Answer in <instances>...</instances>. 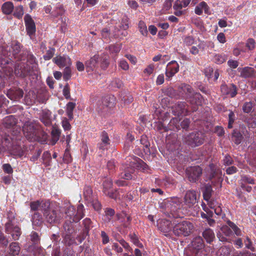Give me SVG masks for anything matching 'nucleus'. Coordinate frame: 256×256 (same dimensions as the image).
<instances>
[{"label": "nucleus", "instance_id": "nucleus-38", "mask_svg": "<svg viewBox=\"0 0 256 256\" xmlns=\"http://www.w3.org/2000/svg\"><path fill=\"white\" fill-rule=\"evenodd\" d=\"M227 59L224 54H216L214 56V61L218 64H222Z\"/></svg>", "mask_w": 256, "mask_h": 256}, {"label": "nucleus", "instance_id": "nucleus-19", "mask_svg": "<svg viewBox=\"0 0 256 256\" xmlns=\"http://www.w3.org/2000/svg\"><path fill=\"white\" fill-rule=\"evenodd\" d=\"M203 10L204 11V13L207 14H211V10L210 7L204 2H200L196 6L194 9V12L198 15H201L202 14Z\"/></svg>", "mask_w": 256, "mask_h": 256}, {"label": "nucleus", "instance_id": "nucleus-35", "mask_svg": "<svg viewBox=\"0 0 256 256\" xmlns=\"http://www.w3.org/2000/svg\"><path fill=\"white\" fill-rule=\"evenodd\" d=\"M76 106V104L72 102H69L66 105V114L70 120L73 118V110Z\"/></svg>", "mask_w": 256, "mask_h": 256}, {"label": "nucleus", "instance_id": "nucleus-59", "mask_svg": "<svg viewBox=\"0 0 256 256\" xmlns=\"http://www.w3.org/2000/svg\"><path fill=\"white\" fill-rule=\"evenodd\" d=\"M2 168L4 172L8 174H12L13 172V170L11 166L8 164H3Z\"/></svg>", "mask_w": 256, "mask_h": 256}, {"label": "nucleus", "instance_id": "nucleus-10", "mask_svg": "<svg viewBox=\"0 0 256 256\" xmlns=\"http://www.w3.org/2000/svg\"><path fill=\"white\" fill-rule=\"evenodd\" d=\"M202 170L199 166L190 167L186 170V174L190 181L194 182L200 176Z\"/></svg>", "mask_w": 256, "mask_h": 256}, {"label": "nucleus", "instance_id": "nucleus-58", "mask_svg": "<svg viewBox=\"0 0 256 256\" xmlns=\"http://www.w3.org/2000/svg\"><path fill=\"white\" fill-rule=\"evenodd\" d=\"M30 240L34 243H37L39 241V237L38 234L34 232H32L30 235Z\"/></svg>", "mask_w": 256, "mask_h": 256}, {"label": "nucleus", "instance_id": "nucleus-54", "mask_svg": "<svg viewBox=\"0 0 256 256\" xmlns=\"http://www.w3.org/2000/svg\"><path fill=\"white\" fill-rule=\"evenodd\" d=\"M232 137L235 138L234 142L236 144H239L242 139V136L239 132H234L232 134Z\"/></svg>", "mask_w": 256, "mask_h": 256}, {"label": "nucleus", "instance_id": "nucleus-46", "mask_svg": "<svg viewBox=\"0 0 256 256\" xmlns=\"http://www.w3.org/2000/svg\"><path fill=\"white\" fill-rule=\"evenodd\" d=\"M120 27L121 29L124 30H126L128 28V18L126 16H123Z\"/></svg>", "mask_w": 256, "mask_h": 256}, {"label": "nucleus", "instance_id": "nucleus-50", "mask_svg": "<svg viewBox=\"0 0 256 256\" xmlns=\"http://www.w3.org/2000/svg\"><path fill=\"white\" fill-rule=\"evenodd\" d=\"M120 244L126 250L132 252V248L130 246L129 244L126 242L124 239L119 240Z\"/></svg>", "mask_w": 256, "mask_h": 256}, {"label": "nucleus", "instance_id": "nucleus-61", "mask_svg": "<svg viewBox=\"0 0 256 256\" xmlns=\"http://www.w3.org/2000/svg\"><path fill=\"white\" fill-rule=\"evenodd\" d=\"M63 94L66 99L70 98V88L68 84L64 86L63 89Z\"/></svg>", "mask_w": 256, "mask_h": 256}, {"label": "nucleus", "instance_id": "nucleus-14", "mask_svg": "<svg viewBox=\"0 0 256 256\" xmlns=\"http://www.w3.org/2000/svg\"><path fill=\"white\" fill-rule=\"evenodd\" d=\"M112 186V180L110 178H106L103 183V192L106 195L112 198H116V191L114 192L110 190Z\"/></svg>", "mask_w": 256, "mask_h": 256}, {"label": "nucleus", "instance_id": "nucleus-63", "mask_svg": "<svg viewBox=\"0 0 256 256\" xmlns=\"http://www.w3.org/2000/svg\"><path fill=\"white\" fill-rule=\"evenodd\" d=\"M213 210L216 215L223 218L224 214H222V208L220 206H216Z\"/></svg>", "mask_w": 256, "mask_h": 256}, {"label": "nucleus", "instance_id": "nucleus-47", "mask_svg": "<svg viewBox=\"0 0 256 256\" xmlns=\"http://www.w3.org/2000/svg\"><path fill=\"white\" fill-rule=\"evenodd\" d=\"M62 125L64 131L69 130H70L72 128L71 125L70 124L68 120L66 118H62Z\"/></svg>", "mask_w": 256, "mask_h": 256}, {"label": "nucleus", "instance_id": "nucleus-42", "mask_svg": "<svg viewBox=\"0 0 256 256\" xmlns=\"http://www.w3.org/2000/svg\"><path fill=\"white\" fill-rule=\"evenodd\" d=\"M44 202H42L40 203L38 201L32 202H30V206L31 210H36L40 209V210L44 211V209L42 208V204H44Z\"/></svg>", "mask_w": 256, "mask_h": 256}, {"label": "nucleus", "instance_id": "nucleus-45", "mask_svg": "<svg viewBox=\"0 0 256 256\" xmlns=\"http://www.w3.org/2000/svg\"><path fill=\"white\" fill-rule=\"evenodd\" d=\"M24 14L23 8L21 6H16L15 8L14 15L18 18H22Z\"/></svg>", "mask_w": 256, "mask_h": 256}, {"label": "nucleus", "instance_id": "nucleus-2", "mask_svg": "<svg viewBox=\"0 0 256 256\" xmlns=\"http://www.w3.org/2000/svg\"><path fill=\"white\" fill-rule=\"evenodd\" d=\"M194 229L193 224L188 221H182L176 224L173 228L174 234L178 236H189Z\"/></svg>", "mask_w": 256, "mask_h": 256}, {"label": "nucleus", "instance_id": "nucleus-5", "mask_svg": "<svg viewBox=\"0 0 256 256\" xmlns=\"http://www.w3.org/2000/svg\"><path fill=\"white\" fill-rule=\"evenodd\" d=\"M84 206L80 204L78 206L77 212H76L73 206H70L66 212L68 216L71 220L70 222H76L82 218Z\"/></svg>", "mask_w": 256, "mask_h": 256}, {"label": "nucleus", "instance_id": "nucleus-16", "mask_svg": "<svg viewBox=\"0 0 256 256\" xmlns=\"http://www.w3.org/2000/svg\"><path fill=\"white\" fill-rule=\"evenodd\" d=\"M203 139L200 137L199 134L192 133L187 138L186 142L188 144L192 146H198L203 143Z\"/></svg>", "mask_w": 256, "mask_h": 256}, {"label": "nucleus", "instance_id": "nucleus-37", "mask_svg": "<svg viewBox=\"0 0 256 256\" xmlns=\"http://www.w3.org/2000/svg\"><path fill=\"white\" fill-rule=\"evenodd\" d=\"M92 188L89 186H86L84 189V196L86 200L90 202L92 200Z\"/></svg>", "mask_w": 256, "mask_h": 256}, {"label": "nucleus", "instance_id": "nucleus-48", "mask_svg": "<svg viewBox=\"0 0 256 256\" xmlns=\"http://www.w3.org/2000/svg\"><path fill=\"white\" fill-rule=\"evenodd\" d=\"M54 49L53 48H50L47 50L46 54L44 56V58L46 60H50L54 56Z\"/></svg>", "mask_w": 256, "mask_h": 256}, {"label": "nucleus", "instance_id": "nucleus-51", "mask_svg": "<svg viewBox=\"0 0 256 256\" xmlns=\"http://www.w3.org/2000/svg\"><path fill=\"white\" fill-rule=\"evenodd\" d=\"M252 103L250 102H246L242 107L243 111L244 112L249 113L252 110Z\"/></svg>", "mask_w": 256, "mask_h": 256}, {"label": "nucleus", "instance_id": "nucleus-18", "mask_svg": "<svg viewBox=\"0 0 256 256\" xmlns=\"http://www.w3.org/2000/svg\"><path fill=\"white\" fill-rule=\"evenodd\" d=\"M112 103L108 104V98H104L100 100H98L97 102L96 110L98 112H108L109 107L112 106Z\"/></svg>", "mask_w": 256, "mask_h": 256}, {"label": "nucleus", "instance_id": "nucleus-62", "mask_svg": "<svg viewBox=\"0 0 256 256\" xmlns=\"http://www.w3.org/2000/svg\"><path fill=\"white\" fill-rule=\"evenodd\" d=\"M184 8V6H183V4L182 2L180 0H176L174 5V10H179V9H182V8Z\"/></svg>", "mask_w": 256, "mask_h": 256}, {"label": "nucleus", "instance_id": "nucleus-3", "mask_svg": "<svg viewBox=\"0 0 256 256\" xmlns=\"http://www.w3.org/2000/svg\"><path fill=\"white\" fill-rule=\"evenodd\" d=\"M186 256H198L206 254L204 250V242L200 236L195 238L192 242L190 252L186 251Z\"/></svg>", "mask_w": 256, "mask_h": 256}, {"label": "nucleus", "instance_id": "nucleus-27", "mask_svg": "<svg viewBox=\"0 0 256 256\" xmlns=\"http://www.w3.org/2000/svg\"><path fill=\"white\" fill-rule=\"evenodd\" d=\"M61 134V130L56 126H52V142L55 144L59 140Z\"/></svg>", "mask_w": 256, "mask_h": 256}, {"label": "nucleus", "instance_id": "nucleus-34", "mask_svg": "<svg viewBox=\"0 0 256 256\" xmlns=\"http://www.w3.org/2000/svg\"><path fill=\"white\" fill-rule=\"evenodd\" d=\"M64 12V8L62 4H58L54 10L52 12L51 14L53 16L56 17L62 15Z\"/></svg>", "mask_w": 256, "mask_h": 256}, {"label": "nucleus", "instance_id": "nucleus-6", "mask_svg": "<svg viewBox=\"0 0 256 256\" xmlns=\"http://www.w3.org/2000/svg\"><path fill=\"white\" fill-rule=\"evenodd\" d=\"M182 91L185 92L190 97L192 96V100H190V102L192 104H196V106H194L192 108V110L195 111L196 110V106L200 104L199 100L201 97V96L198 93H194L192 87L188 84H182Z\"/></svg>", "mask_w": 256, "mask_h": 256}, {"label": "nucleus", "instance_id": "nucleus-21", "mask_svg": "<svg viewBox=\"0 0 256 256\" xmlns=\"http://www.w3.org/2000/svg\"><path fill=\"white\" fill-rule=\"evenodd\" d=\"M51 112L48 110H44L42 112L40 120L46 126H50L52 124Z\"/></svg>", "mask_w": 256, "mask_h": 256}, {"label": "nucleus", "instance_id": "nucleus-49", "mask_svg": "<svg viewBox=\"0 0 256 256\" xmlns=\"http://www.w3.org/2000/svg\"><path fill=\"white\" fill-rule=\"evenodd\" d=\"M229 226H224L220 228V232L223 234L225 236H230L232 234V231Z\"/></svg>", "mask_w": 256, "mask_h": 256}, {"label": "nucleus", "instance_id": "nucleus-31", "mask_svg": "<svg viewBox=\"0 0 256 256\" xmlns=\"http://www.w3.org/2000/svg\"><path fill=\"white\" fill-rule=\"evenodd\" d=\"M20 252V247L18 242H12L10 246V254L17 256Z\"/></svg>", "mask_w": 256, "mask_h": 256}, {"label": "nucleus", "instance_id": "nucleus-30", "mask_svg": "<svg viewBox=\"0 0 256 256\" xmlns=\"http://www.w3.org/2000/svg\"><path fill=\"white\" fill-rule=\"evenodd\" d=\"M14 5L11 2H6L2 6V10L6 14H10L14 10Z\"/></svg>", "mask_w": 256, "mask_h": 256}, {"label": "nucleus", "instance_id": "nucleus-33", "mask_svg": "<svg viewBox=\"0 0 256 256\" xmlns=\"http://www.w3.org/2000/svg\"><path fill=\"white\" fill-rule=\"evenodd\" d=\"M114 210L113 209L108 208L105 210V215L104 216L103 220L106 222H110L114 214Z\"/></svg>", "mask_w": 256, "mask_h": 256}, {"label": "nucleus", "instance_id": "nucleus-32", "mask_svg": "<svg viewBox=\"0 0 256 256\" xmlns=\"http://www.w3.org/2000/svg\"><path fill=\"white\" fill-rule=\"evenodd\" d=\"M192 22L202 32L205 30L204 24L200 18L198 17H194L192 19Z\"/></svg>", "mask_w": 256, "mask_h": 256}, {"label": "nucleus", "instance_id": "nucleus-53", "mask_svg": "<svg viewBox=\"0 0 256 256\" xmlns=\"http://www.w3.org/2000/svg\"><path fill=\"white\" fill-rule=\"evenodd\" d=\"M184 42L186 45L190 46L194 44V39L192 36H188L184 38Z\"/></svg>", "mask_w": 256, "mask_h": 256}, {"label": "nucleus", "instance_id": "nucleus-8", "mask_svg": "<svg viewBox=\"0 0 256 256\" xmlns=\"http://www.w3.org/2000/svg\"><path fill=\"white\" fill-rule=\"evenodd\" d=\"M52 61L60 68L70 66L72 64L70 58L64 54L56 56L52 59Z\"/></svg>", "mask_w": 256, "mask_h": 256}, {"label": "nucleus", "instance_id": "nucleus-4", "mask_svg": "<svg viewBox=\"0 0 256 256\" xmlns=\"http://www.w3.org/2000/svg\"><path fill=\"white\" fill-rule=\"evenodd\" d=\"M38 126L36 123L32 122H26L23 126V132L26 138L31 141L38 139Z\"/></svg>", "mask_w": 256, "mask_h": 256}, {"label": "nucleus", "instance_id": "nucleus-26", "mask_svg": "<svg viewBox=\"0 0 256 256\" xmlns=\"http://www.w3.org/2000/svg\"><path fill=\"white\" fill-rule=\"evenodd\" d=\"M212 188L210 185L206 184L203 188L202 193L203 197L205 200L208 201L210 200V197L212 193Z\"/></svg>", "mask_w": 256, "mask_h": 256}, {"label": "nucleus", "instance_id": "nucleus-52", "mask_svg": "<svg viewBox=\"0 0 256 256\" xmlns=\"http://www.w3.org/2000/svg\"><path fill=\"white\" fill-rule=\"evenodd\" d=\"M102 144L104 146H108L109 144V138L107 134L105 132H103L102 135Z\"/></svg>", "mask_w": 256, "mask_h": 256}, {"label": "nucleus", "instance_id": "nucleus-17", "mask_svg": "<svg viewBox=\"0 0 256 256\" xmlns=\"http://www.w3.org/2000/svg\"><path fill=\"white\" fill-rule=\"evenodd\" d=\"M221 91L224 94L230 95L232 98L234 97L237 94L236 88L234 84H222L221 86Z\"/></svg>", "mask_w": 256, "mask_h": 256}, {"label": "nucleus", "instance_id": "nucleus-60", "mask_svg": "<svg viewBox=\"0 0 256 256\" xmlns=\"http://www.w3.org/2000/svg\"><path fill=\"white\" fill-rule=\"evenodd\" d=\"M246 46L250 50H253L255 47V41L252 38H250L246 42Z\"/></svg>", "mask_w": 256, "mask_h": 256}, {"label": "nucleus", "instance_id": "nucleus-25", "mask_svg": "<svg viewBox=\"0 0 256 256\" xmlns=\"http://www.w3.org/2000/svg\"><path fill=\"white\" fill-rule=\"evenodd\" d=\"M202 236L207 242L210 243L215 238L214 234L210 228H206L202 232Z\"/></svg>", "mask_w": 256, "mask_h": 256}, {"label": "nucleus", "instance_id": "nucleus-39", "mask_svg": "<svg viewBox=\"0 0 256 256\" xmlns=\"http://www.w3.org/2000/svg\"><path fill=\"white\" fill-rule=\"evenodd\" d=\"M138 28L140 34L144 36H146L148 34L147 27L146 24L142 20L138 22Z\"/></svg>", "mask_w": 256, "mask_h": 256}, {"label": "nucleus", "instance_id": "nucleus-43", "mask_svg": "<svg viewBox=\"0 0 256 256\" xmlns=\"http://www.w3.org/2000/svg\"><path fill=\"white\" fill-rule=\"evenodd\" d=\"M72 76V70L70 66H68L65 68L63 72V78L64 80H68Z\"/></svg>", "mask_w": 256, "mask_h": 256}, {"label": "nucleus", "instance_id": "nucleus-22", "mask_svg": "<svg viewBox=\"0 0 256 256\" xmlns=\"http://www.w3.org/2000/svg\"><path fill=\"white\" fill-rule=\"evenodd\" d=\"M134 162H130V167H126L123 168H122V170H124V173L122 172L120 174V178L125 180H130L132 178V176L130 173H132L134 171V169L132 168L134 166Z\"/></svg>", "mask_w": 256, "mask_h": 256}, {"label": "nucleus", "instance_id": "nucleus-7", "mask_svg": "<svg viewBox=\"0 0 256 256\" xmlns=\"http://www.w3.org/2000/svg\"><path fill=\"white\" fill-rule=\"evenodd\" d=\"M6 231L7 233L10 234L14 240H18L21 234L20 228L16 226H14L12 222H8L6 224Z\"/></svg>", "mask_w": 256, "mask_h": 256}, {"label": "nucleus", "instance_id": "nucleus-57", "mask_svg": "<svg viewBox=\"0 0 256 256\" xmlns=\"http://www.w3.org/2000/svg\"><path fill=\"white\" fill-rule=\"evenodd\" d=\"M119 66L123 70H127L129 68V66L126 60H120L119 62Z\"/></svg>", "mask_w": 256, "mask_h": 256}, {"label": "nucleus", "instance_id": "nucleus-36", "mask_svg": "<svg viewBox=\"0 0 256 256\" xmlns=\"http://www.w3.org/2000/svg\"><path fill=\"white\" fill-rule=\"evenodd\" d=\"M10 154L15 156L16 158H20L24 156V151L22 150V148L18 146L13 148Z\"/></svg>", "mask_w": 256, "mask_h": 256}, {"label": "nucleus", "instance_id": "nucleus-1", "mask_svg": "<svg viewBox=\"0 0 256 256\" xmlns=\"http://www.w3.org/2000/svg\"><path fill=\"white\" fill-rule=\"evenodd\" d=\"M42 206L44 209V214L48 222L58 223L63 218L64 214L60 207L56 206L54 208H51L48 201L45 202L42 204Z\"/></svg>", "mask_w": 256, "mask_h": 256}, {"label": "nucleus", "instance_id": "nucleus-40", "mask_svg": "<svg viewBox=\"0 0 256 256\" xmlns=\"http://www.w3.org/2000/svg\"><path fill=\"white\" fill-rule=\"evenodd\" d=\"M117 216L118 217V220H120L121 218H124V220H122L121 222H124V226L127 227L128 226V224L131 220V218L130 216L127 215L126 213H122V214H121L120 217V215H118V214L117 215Z\"/></svg>", "mask_w": 256, "mask_h": 256}, {"label": "nucleus", "instance_id": "nucleus-29", "mask_svg": "<svg viewBox=\"0 0 256 256\" xmlns=\"http://www.w3.org/2000/svg\"><path fill=\"white\" fill-rule=\"evenodd\" d=\"M32 222L34 226H38L42 225L43 220L42 216L38 213L36 212L32 217Z\"/></svg>", "mask_w": 256, "mask_h": 256}, {"label": "nucleus", "instance_id": "nucleus-13", "mask_svg": "<svg viewBox=\"0 0 256 256\" xmlns=\"http://www.w3.org/2000/svg\"><path fill=\"white\" fill-rule=\"evenodd\" d=\"M157 226L158 230L166 236L172 230L170 222L165 219L158 220L157 222Z\"/></svg>", "mask_w": 256, "mask_h": 256}, {"label": "nucleus", "instance_id": "nucleus-56", "mask_svg": "<svg viewBox=\"0 0 256 256\" xmlns=\"http://www.w3.org/2000/svg\"><path fill=\"white\" fill-rule=\"evenodd\" d=\"M120 49L121 46L118 44L112 45L110 46V50L112 53H118L120 51Z\"/></svg>", "mask_w": 256, "mask_h": 256}, {"label": "nucleus", "instance_id": "nucleus-44", "mask_svg": "<svg viewBox=\"0 0 256 256\" xmlns=\"http://www.w3.org/2000/svg\"><path fill=\"white\" fill-rule=\"evenodd\" d=\"M172 0H166L162 6V13H166L167 11H168L172 6Z\"/></svg>", "mask_w": 256, "mask_h": 256}, {"label": "nucleus", "instance_id": "nucleus-28", "mask_svg": "<svg viewBox=\"0 0 256 256\" xmlns=\"http://www.w3.org/2000/svg\"><path fill=\"white\" fill-rule=\"evenodd\" d=\"M3 124L6 128H10L16 124V120L13 116H9L4 119Z\"/></svg>", "mask_w": 256, "mask_h": 256}, {"label": "nucleus", "instance_id": "nucleus-20", "mask_svg": "<svg viewBox=\"0 0 256 256\" xmlns=\"http://www.w3.org/2000/svg\"><path fill=\"white\" fill-rule=\"evenodd\" d=\"M238 70L240 72V76L244 78L252 77L254 74V68L251 67L239 68Z\"/></svg>", "mask_w": 256, "mask_h": 256}, {"label": "nucleus", "instance_id": "nucleus-12", "mask_svg": "<svg viewBox=\"0 0 256 256\" xmlns=\"http://www.w3.org/2000/svg\"><path fill=\"white\" fill-rule=\"evenodd\" d=\"M184 200L185 204L189 208L198 202L196 191L194 190H188L186 193Z\"/></svg>", "mask_w": 256, "mask_h": 256}, {"label": "nucleus", "instance_id": "nucleus-23", "mask_svg": "<svg viewBox=\"0 0 256 256\" xmlns=\"http://www.w3.org/2000/svg\"><path fill=\"white\" fill-rule=\"evenodd\" d=\"M180 199L178 198H175L167 200L166 202V204L168 208H170L172 211H174L180 206Z\"/></svg>", "mask_w": 256, "mask_h": 256}, {"label": "nucleus", "instance_id": "nucleus-15", "mask_svg": "<svg viewBox=\"0 0 256 256\" xmlns=\"http://www.w3.org/2000/svg\"><path fill=\"white\" fill-rule=\"evenodd\" d=\"M172 110L174 116H178L182 114H186L188 112V109L186 108V105L184 102L176 104L172 108Z\"/></svg>", "mask_w": 256, "mask_h": 256}, {"label": "nucleus", "instance_id": "nucleus-55", "mask_svg": "<svg viewBox=\"0 0 256 256\" xmlns=\"http://www.w3.org/2000/svg\"><path fill=\"white\" fill-rule=\"evenodd\" d=\"M154 64H151L148 65L144 70V72L148 76L151 74L154 70Z\"/></svg>", "mask_w": 256, "mask_h": 256}, {"label": "nucleus", "instance_id": "nucleus-24", "mask_svg": "<svg viewBox=\"0 0 256 256\" xmlns=\"http://www.w3.org/2000/svg\"><path fill=\"white\" fill-rule=\"evenodd\" d=\"M99 59L98 55H94L93 57L91 58L89 60L86 62L85 64L87 68H88V71L93 70L98 64Z\"/></svg>", "mask_w": 256, "mask_h": 256}, {"label": "nucleus", "instance_id": "nucleus-9", "mask_svg": "<svg viewBox=\"0 0 256 256\" xmlns=\"http://www.w3.org/2000/svg\"><path fill=\"white\" fill-rule=\"evenodd\" d=\"M179 70V65L175 60L171 61L166 66V79L170 80Z\"/></svg>", "mask_w": 256, "mask_h": 256}, {"label": "nucleus", "instance_id": "nucleus-11", "mask_svg": "<svg viewBox=\"0 0 256 256\" xmlns=\"http://www.w3.org/2000/svg\"><path fill=\"white\" fill-rule=\"evenodd\" d=\"M24 21L27 33L30 36H31L35 33L36 30L34 22L29 14L25 15Z\"/></svg>", "mask_w": 256, "mask_h": 256}, {"label": "nucleus", "instance_id": "nucleus-41", "mask_svg": "<svg viewBox=\"0 0 256 256\" xmlns=\"http://www.w3.org/2000/svg\"><path fill=\"white\" fill-rule=\"evenodd\" d=\"M228 224L236 236H240L242 235L241 230L234 222L229 220L228 222Z\"/></svg>", "mask_w": 256, "mask_h": 256}, {"label": "nucleus", "instance_id": "nucleus-64", "mask_svg": "<svg viewBox=\"0 0 256 256\" xmlns=\"http://www.w3.org/2000/svg\"><path fill=\"white\" fill-rule=\"evenodd\" d=\"M217 39L219 42L222 44H224L226 42L224 34L222 32H220L218 34Z\"/></svg>", "mask_w": 256, "mask_h": 256}]
</instances>
